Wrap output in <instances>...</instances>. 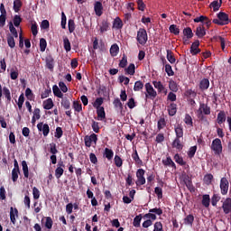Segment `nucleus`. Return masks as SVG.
<instances>
[{
    "mask_svg": "<svg viewBox=\"0 0 231 231\" xmlns=\"http://www.w3.org/2000/svg\"><path fill=\"white\" fill-rule=\"evenodd\" d=\"M184 183L189 192H196V188L194 187V184H192V179H190V177H185Z\"/></svg>",
    "mask_w": 231,
    "mask_h": 231,
    "instance_id": "15",
    "label": "nucleus"
},
{
    "mask_svg": "<svg viewBox=\"0 0 231 231\" xmlns=\"http://www.w3.org/2000/svg\"><path fill=\"white\" fill-rule=\"evenodd\" d=\"M166 59L170 61V64H174L176 62V58L174 57V52L171 50H167Z\"/></svg>",
    "mask_w": 231,
    "mask_h": 231,
    "instance_id": "35",
    "label": "nucleus"
},
{
    "mask_svg": "<svg viewBox=\"0 0 231 231\" xmlns=\"http://www.w3.org/2000/svg\"><path fill=\"white\" fill-rule=\"evenodd\" d=\"M0 28H3L6 24V9L5 8V4L0 5Z\"/></svg>",
    "mask_w": 231,
    "mask_h": 231,
    "instance_id": "7",
    "label": "nucleus"
},
{
    "mask_svg": "<svg viewBox=\"0 0 231 231\" xmlns=\"http://www.w3.org/2000/svg\"><path fill=\"white\" fill-rule=\"evenodd\" d=\"M198 113H201L202 115H210V106L205 103H200Z\"/></svg>",
    "mask_w": 231,
    "mask_h": 231,
    "instance_id": "16",
    "label": "nucleus"
},
{
    "mask_svg": "<svg viewBox=\"0 0 231 231\" xmlns=\"http://www.w3.org/2000/svg\"><path fill=\"white\" fill-rule=\"evenodd\" d=\"M52 92H53L54 97H57L58 98L64 97V94H62V91H60V88H59V86H57V85H53Z\"/></svg>",
    "mask_w": 231,
    "mask_h": 231,
    "instance_id": "27",
    "label": "nucleus"
},
{
    "mask_svg": "<svg viewBox=\"0 0 231 231\" xmlns=\"http://www.w3.org/2000/svg\"><path fill=\"white\" fill-rule=\"evenodd\" d=\"M103 156H104V158H106V160H108V162H111V160H113V156H115V152H113L109 148H105Z\"/></svg>",
    "mask_w": 231,
    "mask_h": 231,
    "instance_id": "24",
    "label": "nucleus"
},
{
    "mask_svg": "<svg viewBox=\"0 0 231 231\" xmlns=\"http://www.w3.org/2000/svg\"><path fill=\"white\" fill-rule=\"evenodd\" d=\"M211 151H214L215 154H221L223 152V144L221 139L216 138L212 141Z\"/></svg>",
    "mask_w": 231,
    "mask_h": 231,
    "instance_id": "3",
    "label": "nucleus"
},
{
    "mask_svg": "<svg viewBox=\"0 0 231 231\" xmlns=\"http://www.w3.org/2000/svg\"><path fill=\"white\" fill-rule=\"evenodd\" d=\"M217 18L213 19L214 24H217L218 26H225L226 24H229L230 18H228V14L224 12H219L217 14Z\"/></svg>",
    "mask_w": 231,
    "mask_h": 231,
    "instance_id": "1",
    "label": "nucleus"
},
{
    "mask_svg": "<svg viewBox=\"0 0 231 231\" xmlns=\"http://www.w3.org/2000/svg\"><path fill=\"white\" fill-rule=\"evenodd\" d=\"M162 164L164 165V167H171L172 169H176V163L173 162L171 156H168L166 159H163Z\"/></svg>",
    "mask_w": 231,
    "mask_h": 231,
    "instance_id": "23",
    "label": "nucleus"
},
{
    "mask_svg": "<svg viewBox=\"0 0 231 231\" xmlns=\"http://www.w3.org/2000/svg\"><path fill=\"white\" fill-rule=\"evenodd\" d=\"M63 47L67 52L71 51V42H69V39H68V37L63 39Z\"/></svg>",
    "mask_w": 231,
    "mask_h": 231,
    "instance_id": "45",
    "label": "nucleus"
},
{
    "mask_svg": "<svg viewBox=\"0 0 231 231\" xmlns=\"http://www.w3.org/2000/svg\"><path fill=\"white\" fill-rule=\"evenodd\" d=\"M220 199L221 196H219V194H214L211 198L212 207H217V203H219Z\"/></svg>",
    "mask_w": 231,
    "mask_h": 231,
    "instance_id": "43",
    "label": "nucleus"
},
{
    "mask_svg": "<svg viewBox=\"0 0 231 231\" xmlns=\"http://www.w3.org/2000/svg\"><path fill=\"white\" fill-rule=\"evenodd\" d=\"M73 108L75 111H77V113H80V111H82V104H80L79 101H74Z\"/></svg>",
    "mask_w": 231,
    "mask_h": 231,
    "instance_id": "64",
    "label": "nucleus"
},
{
    "mask_svg": "<svg viewBox=\"0 0 231 231\" xmlns=\"http://www.w3.org/2000/svg\"><path fill=\"white\" fill-rule=\"evenodd\" d=\"M14 37L12 34L7 35V44L12 49L15 48V39Z\"/></svg>",
    "mask_w": 231,
    "mask_h": 231,
    "instance_id": "41",
    "label": "nucleus"
},
{
    "mask_svg": "<svg viewBox=\"0 0 231 231\" xmlns=\"http://www.w3.org/2000/svg\"><path fill=\"white\" fill-rule=\"evenodd\" d=\"M68 26H69V33H73V32H75V20L73 19H69L68 22Z\"/></svg>",
    "mask_w": 231,
    "mask_h": 231,
    "instance_id": "60",
    "label": "nucleus"
},
{
    "mask_svg": "<svg viewBox=\"0 0 231 231\" xmlns=\"http://www.w3.org/2000/svg\"><path fill=\"white\" fill-rule=\"evenodd\" d=\"M197 151H198V146H191L188 152L189 158H194Z\"/></svg>",
    "mask_w": 231,
    "mask_h": 231,
    "instance_id": "62",
    "label": "nucleus"
},
{
    "mask_svg": "<svg viewBox=\"0 0 231 231\" xmlns=\"http://www.w3.org/2000/svg\"><path fill=\"white\" fill-rule=\"evenodd\" d=\"M13 23V25H14L15 28H19V26H21V23H23V18L21 17V15L15 14L14 16Z\"/></svg>",
    "mask_w": 231,
    "mask_h": 231,
    "instance_id": "40",
    "label": "nucleus"
},
{
    "mask_svg": "<svg viewBox=\"0 0 231 231\" xmlns=\"http://www.w3.org/2000/svg\"><path fill=\"white\" fill-rule=\"evenodd\" d=\"M210 88V80L208 79H202L199 83V89L201 91H207Z\"/></svg>",
    "mask_w": 231,
    "mask_h": 231,
    "instance_id": "12",
    "label": "nucleus"
},
{
    "mask_svg": "<svg viewBox=\"0 0 231 231\" xmlns=\"http://www.w3.org/2000/svg\"><path fill=\"white\" fill-rule=\"evenodd\" d=\"M62 174H64V168L57 167L55 170V176L57 180H60L62 177Z\"/></svg>",
    "mask_w": 231,
    "mask_h": 231,
    "instance_id": "61",
    "label": "nucleus"
},
{
    "mask_svg": "<svg viewBox=\"0 0 231 231\" xmlns=\"http://www.w3.org/2000/svg\"><path fill=\"white\" fill-rule=\"evenodd\" d=\"M31 32L33 37H37V33H39V26L37 25L36 22L32 23Z\"/></svg>",
    "mask_w": 231,
    "mask_h": 231,
    "instance_id": "48",
    "label": "nucleus"
},
{
    "mask_svg": "<svg viewBox=\"0 0 231 231\" xmlns=\"http://www.w3.org/2000/svg\"><path fill=\"white\" fill-rule=\"evenodd\" d=\"M165 125H167V121H165V117H161L157 123V129L159 131H162V129H163Z\"/></svg>",
    "mask_w": 231,
    "mask_h": 231,
    "instance_id": "44",
    "label": "nucleus"
},
{
    "mask_svg": "<svg viewBox=\"0 0 231 231\" xmlns=\"http://www.w3.org/2000/svg\"><path fill=\"white\" fill-rule=\"evenodd\" d=\"M184 123L186 125H189V127H194V122H192V116L190 115L186 114L184 118Z\"/></svg>",
    "mask_w": 231,
    "mask_h": 231,
    "instance_id": "50",
    "label": "nucleus"
},
{
    "mask_svg": "<svg viewBox=\"0 0 231 231\" xmlns=\"http://www.w3.org/2000/svg\"><path fill=\"white\" fill-rule=\"evenodd\" d=\"M107 30H109V22H107V20H103L99 27L100 33H105Z\"/></svg>",
    "mask_w": 231,
    "mask_h": 231,
    "instance_id": "32",
    "label": "nucleus"
},
{
    "mask_svg": "<svg viewBox=\"0 0 231 231\" xmlns=\"http://www.w3.org/2000/svg\"><path fill=\"white\" fill-rule=\"evenodd\" d=\"M142 89H143V82L142 80L135 81L134 91H142Z\"/></svg>",
    "mask_w": 231,
    "mask_h": 231,
    "instance_id": "56",
    "label": "nucleus"
},
{
    "mask_svg": "<svg viewBox=\"0 0 231 231\" xmlns=\"http://www.w3.org/2000/svg\"><path fill=\"white\" fill-rule=\"evenodd\" d=\"M168 113L170 116H174V115L178 113V105H176V103H171L170 106H168Z\"/></svg>",
    "mask_w": 231,
    "mask_h": 231,
    "instance_id": "20",
    "label": "nucleus"
},
{
    "mask_svg": "<svg viewBox=\"0 0 231 231\" xmlns=\"http://www.w3.org/2000/svg\"><path fill=\"white\" fill-rule=\"evenodd\" d=\"M127 66V55L123 54L122 60L119 61V68H125Z\"/></svg>",
    "mask_w": 231,
    "mask_h": 231,
    "instance_id": "63",
    "label": "nucleus"
},
{
    "mask_svg": "<svg viewBox=\"0 0 231 231\" xmlns=\"http://www.w3.org/2000/svg\"><path fill=\"white\" fill-rule=\"evenodd\" d=\"M113 105H114V107H116V108L119 107L120 111L124 110V105L122 104V101H120V98L116 97L113 101Z\"/></svg>",
    "mask_w": 231,
    "mask_h": 231,
    "instance_id": "55",
    "label": "nucleus"
},
{
    "mask_svg": "<svg viewBox=\"0 0 231 231\" xmlns=\"http://www.w3.org/2000/svg\"><path fill=\"white\" fill-rule=\"evenodd\" d=\"M140 223H142V214L136 216L134 218L133 225H134V226H135V228H138L140 226Z\"/></svg>",
    "mask_w": 231,
    "mask_h": 231,
    "instance_id": "59",
    "label": "nucleus"
},
{
    "mask_svg": "<svg viewBox=\"0 0 231 231\" xmlns=\"http://www.w3.org/2000/svg\"><path fill=\"white\" fill-rule=\"evenodd\" d=\"M171 145L173 149H177V151H183V144L181 143V140H180V137H175Z\"/></svg>",
    "mask_w": 231,
    "mask_h": 231,
    "instance_id": "21",
    "label": "nucleus"
},
{
    "mask_svg": "<svg viewBox=\"0 0 231 231\" xmlns=\"http://www.w3.org/2000/svg\"><path fill=\"white\" fill-rule=\"evenodd\" d=\"M113 28L116 30H122L124 28V22H122V19L120 17H116L113 21Z\"/></svg>",
    "mask_w": 231,
    "mask_h": 231,
    "instance_id": "19",
    "label": "nucleus"
},
{
    "mask_svg": "<svg viewBox=\"0 0 231 231\" xmlns=\"http://www.w3.org/2000/svg\"><path fill=\"white\" fill-rule=\"evenodd\" d=\"M145 90H146V94L145 97L147 98V97H150V98H156V97L158 96V93L156 92V90H154V88H152V85H151V83H146L144 85Z\"/></svg>",
    "mask_w": 231,
    "mask_h": 231,
    "instance_id": "6",
    "label": "nucleus"
},
{
    "mask_svg": "<svg viewBox=\"0 0 231 231\" xmlns=\"http://www.w3.org/2000/svg\"><path fill=\"white\" fill-rule=\"evenodd\" d=\"M176 138H181L183 136V126L177 125L174 128Z\"/></svg>",
    "mask_w": 231,
    "mask_h": 231,
    "instance_id": "37",
    "label": "nucleus"
},
{
    "mask_svg": "<svg viewBox=\"0 0 231 231\" xmlns=\"http://www.w3.org/2000/svg\"><path fill=\"white\" fill-rule=\"evenodd\" d=\"M48 46V42L46 39L41 38L40 39V51L44 52L46 51V47Z\"/></svg>",
    "mask_w": 231,
    "mask_h": 231,
    "instance_id": "53",
    "label": "nucleus"
},
{
    "mask_svg": "<svg viewBox=\"0 0 231 231\" xmlns=\"http://www.w3.org/2000/svg\"><path fill=\"white\" fill-rule=\"evenodd\" d=\"M21 8H23V2L21 0H14L13 9L15 14H19V12H21Z\"/></svg>",
    "mask_w": 231,
    "mask_h": 231,
    "instance_id": "29",
    "label": "nucleus"
},
{
    "mask_svg": "<svg viewBox=\"0 0 231 231\" xmlns=\"http://www.w3.org/2000/svg\"><path fill=\"white\" fill-rule=\"evenodd\" d=\"M136 67L134 63H130L129 66L125 69L127 75H134Z\"/></svg>",
    "mask_w": 231,
    "mask_h": 231,
    "instance_id": "49",
    "label": "nucleus"
},
{
    "mask_svg": "<svg viewBox=\"0 0 231 231\" xmlns=\"http://www.w3.org/2000/svg\"><path fill=\"white\" fill-rule=\"evenodd\" d=\"M102 104H104V97H97L93 103V106L96 109H100V107H104V106H102Z\"/></svg>",
    "mask_w": 231,
    "mask_h": 231,
    "instance_id": "47",
    "label": "nucleus"
},
{
    "mask_svg": "<svg viewBox=\"0 0 231 231\" xmlns=\"http://www.w3.org/2000/svg\"><path fill=\"white\" fill-rule=\"evenodd\" d=\"M165 71L168 77H174V70H172V66H171V64L167 63L165 65Z\"/></svg>",
    "mask_w": 231,
    "mask_h": 231,
    "instance_id": "58",
    "label": "nucleus"
},
{
    "mask_svg": "<svg viewBox=\"0 0 231 231\" xmlns=\"http://www.w3.org/2000/svg\"><path fill=\"white\" fill-rule=\"evenodd\" d=\"M37 129L38 131L42 132L43 136H48V134H50V125H48V124L41 122L37 125Z\"/></svg>",
    "mask_w": 231,
    "mask_h": 231,
    "instance_id": "8",
    "label": "nucleus"
},
{
    "mask_svg": "<svg viewBox=\"0 0 231 231\" xmlns=\"http://www.w3.org/2000/svg\"><path fill=\"white\" fill-rule=\"evenodd\" d=\"M119 51H120V47L118 46V44L114 43L111 45V47H110L111 57H116V55H118Z\"/></svg>",
    "mask_w": 231,
    "mask_h": 231,
    "instance_id": "25",
    "label": "nucleus"
},
{
    "mask_svg": "<svg viewBox=\"0 0 231 231\" xmlns=\"http://www.w3.org/2000/svg\"><path fill=\"white\" fill-rule=\"evenodd\" d=\"M45 228H48V230H51L53 226V219H51V217H45Z\"/></svg>",
    "mask_w": 231,
    "mask_h": 231,
    "instance_id": "54",
    "label": "nucleus"
},
{
    "mask_svg": "<svg viewBox=\"0 0 231 231\" xmlns=\"http://www.w3.org/2000/svg\"><path fill=\"white\" fill-rule=\"evenodd\" d=\"M219 187L222 196H226L228 194V189L230 188V183L228 182V179H226V177L221 178Z\"/></svg>",
    "mask_w": 231,
    "mask_h": 231,
    "instance_id": "4",
    "label": "nucleus"
},
{
    "mask_svg": "<svg viewBox=\"0 0 231 231\" xmlns=\"http://www.w3.org/2000/svg\"><path fill=\"white\" fill-rule=\"evenodd\" d=\"M222 209L224 214H230L231 212V198H226L223 204H222Z\"/></svg>",
    "mask_w": 231,
    "mask_h": 231,
    "instance_id": "10",
    "label": "nucleus"
},
{
    "mask_svg": "<svg viewBox=\"0 0 231 231\" xmlns=\"http://www.w3.org/2000/svg\"><path fill=\"white\" fill-rule=\"evenodd\" d=\"M203 207L206 208H208L210 207V195L205 194L202 196V201H201Z\"/></svg>",
    "mask_w": 231,
    "mask_h": 231,
    "instance_id": "30",
    "label": "nucleus"
},
{
    "mask_svg": "<svg viewBox=\"0 0 231 231\" xmlns=\"http://www.w3.org/2000/svg\"><path fill=\"white\" fill-rule=\"evenodd\" d=\"M152 84L158 93H163V91H165V87L162 84V81H152Z\"/></svg>",
    "mask_w": 231,
    "mask_h": 231,
    "instance_id": "31",
    "label": "nucleus"
},
{
    "mask_svg": "<svg viewBox=\"0 0 231 231\" xmlns=\"http://www.w3.org/2000/svg\"><path fill=\"white\" fill-rule=\"evenodd\" d=\"M169 31L171 33H173V35H180V28H178L176 24L170 25Z\"/></svg>",
    "mask_w": 231,
    "mask_h": 231,
    "instance_id": "51",
    "label": "nucleus"
},
{
    "mask_svg": "<svg viewBox=\"0 0 231 231\" xmlns=\"http://www.w3.org/2000/svg\"><path fill=\"white\" fill-rule=\"evenodd\" d=\"M137 42L141 44V46H145L147 44V41H149V37L147 36V31L144 28H140L137 32Z\"/></svg>",
    "mask_w": 231,
    "mask_h": 231,
    "instance_id": "2",
    "label": "nucleus"
},
{
    "mask_svg": "<svg viewBox=\"0 0 231 231\" xmlns=\"http://www.w3.org/2000/svg\"><path fill=\"white\" fill-rule=\"evenodd\" d=\"M84 142L86 147H91V145H97V143L98 142V135L96 134H91L90 135H86L84 137Z\"/></svg>",
    "mask_w": 231,
    "mask_h": 231,
    "instance_id": "5",
    "label": "nucleus"
},
{
    "mask_svg": "<svg viewBox=\"0 0 231 231\" xmlns=\"http://www.w3.org/2000/svg\"><path fill=\"white\" fill-rule=\"evenodd\" d=\"M221 5H223V0H214L211 4H210V8H213V10L215 12H217V10H219V8H221Z\"/></svg>",
    "mask_w": 231,
    "mask_h": 231,
    "instance_id": "28",
    "label": "nucleus"
},
{
    "mask_svg": "<svg viewBox=\"0 0 231 231\" xmlns=\"http://www.w3.org/2000/svg\"><path fill=\"white\" fill-rule=\"evenodd\" d=\"M53 99L48 98L43 101V109H46L47 111H50V109H53Z\"/></svg>",
    "mask_w": 231,
    "mask_h": 231,
    "instance_id": "26",
    "label": "nucleus"
},
{
    "mask_svg": "<svg viewBox=\"0 0 231 231\" xmlns=\"http://www.w3.org/2000/svg\"><path fill=\"white\" fill-rule=\"evenodd\" d=\"M45 64L48 69L53 71V68H55V60L53 59V56H51V54H49L45 58Z\"/></svg>",
    "mask_w": 231,
    "mask_h": 231,
    "instance_id": "9",
    "label": "nucleus"
},
{
    "mask_svg": "<svg viewBox=\"0 0 231 231\" xmlns=\"http://www.w3.org/2000/svg\"><path fill=\"white\" fill-rule=\"evenodd\" d=\"M190 53L191 55H198V53H201V49H199V42L196 40L190 46Z\"/></svg>",
    "mask_w": 231,
    "mask_h": 231,
    "instance_id": "11",
    "label": "nucleus"
},
{
    "mask_svg": "<svg viewBox=\"0 0 231 231\" xmlns=\"http://www.w3.org/2000/svg\"><path fill=\"white\" fill-rule=\"evenodd\" d=\"M182 33L187 39H192V37H194V32H192V29L190 27L184 28Z\"/></svg>",
    "mask_w": 231,
    "mask_h": 231,
    "instance_id": "34",
    "label": "nucleus"
},
{
    "mask_svg": "<svg viewBox=\"0 0 231 231\" xmlns=\"http://www.w3.org/2000/svg\"><path fill=\"white\" fill-rule=\"evenodd\" d=\"M195 34L199 39H203L205 35H207V31L205 30V26L199 25L196 28Z\"/></svg>",
    "mask_w": 231,
    "mask_h": 231,
    "instance_id": "17",
    "label": "nucleus"
},
{
    "mask_svg": "<svg viewBox=\"0 0 231 231\" xmlns=\"http://www.w3.org/2000/svg\"><path fill=\"white\" fill-rule=\"evenodd\" d=\"M224 122H226V114L222 110L217 114V124L221 125V124H224Z\"/></svg>",
    "mask_w": 231,
    "mask_h": 231,
    "instance_id": "22",
    "label": "nucleus"
},
{
    "mask_svg": "<svg viewBox=\"0 0 231 231\" xmlns=\"http://www.w3.org/2000/svg\"><path fill=\"white\" fill-rule=\"evenodd\" d=\"M61 106L64 109L69 110L71 108V102L68 97H61Z\"/></svg>",
    "mask_w": 231,
    "mask_h": 231,
    "instance_id": "39",
    "label": "nucleus"
},
{
    "mask_svg": "<svg viewBox=\"0 0 231 231\" xmlns=\"http://www.w3.org/2000/svg\"><path fill=\"white\" fill-rule=\"evenodd\" d=\"M174 161L181 167H185L187 165V162L183 161V157L180 156L178 153L174 155Z\"/></svg>",
    "mask_w": 231,
    "mask_h": 231,
    "instance_id": "38",
    "label": "nucleus"
},
{
    "mask_svg": "<svg viewBox=\"0 0 231 231\" xmlns=\"http://www.w3.org/2000/svg\"><path fill=\"white\" fill-rule=\"evenodd\" d=\"M97 120H106V110L104 107L97 108Z\"/></svg>",
    "mask_w": 231,
    "mask_h": 231,
    "instance_id": "33",
    "label": "nucleus"
},
{
    "mask_svg": "<svg viewBox=\"0 0 231 231\" xmlns=\"http://www.w3.org/2000/svg\"><path fill=\"white\" fill-rule=\"evenodd\" d=\"M9 30H10V32L12 33L13 37H14L15 39H17V37H19L17 29H15V27L14 26V23H12V22H9Z\"/></svg>",
    "mask_w": 231,
    "mask_h": 231,
    "instance_id": "42",
    "label": "nucleus"
},
{
    "mask_svg": "<svg viewBox=\"0 0 231 231\" xmlns=\"http://www.w3.org/2000/svg\"><path fill=\"white\" fill-rule=\"evenodd\" d=\"M3 93H4V97H5L7 100V104H10V102H12V94L10 93V89L6 87H4Z\"/></svg>",
    "mask_w": 231,
    "mask_h": 231,
    "instance_id": "36",
    "label": "nucleus"
},
{
    "mask_svg": "<svg viewBox=\"0 0 231 231\" xmlns=\"http://www.w3.org/2000/svg\"><path fill=\"white\" fill-rule=\"evenodd\" d=\"M22 167H23L24 178H29L30 172L28 171V164L26 163V161L22 162Z\"/></svg>",
    "mask_w": 231,
    "mask_h": 231,
    "instance_id": "52",
    "label": "nucleus"
},
{
    "mask_svg": "<svg viewBox=\"0 0 231 231\" xmlns=\"http://www.w3.org/2000/svg\"><path fill=\"white\" fill-rule=\"evenodd\" d=\"M114 162H115V165L116 167H122L124 165V161L122 160V158L118 155H116L114 158Z\"/></svg>",
    "mask_w": 231,
    "mask_h": 231,
    "instance_id": "57",
    "label": "nucleus"
},
{
    "mask_svg": "<svg viewBox=\"0 0 231 231\" xmlns=\"http://www.w3.org/2000/svg\"><path fill=\"white\" fill-rule=\"evenodd\" d=\"M15 216L16 217H18L19 216V210H17V208L11 207L10 208V219H11V223H13V225H15Z\"/></svg>",
    "mask_w": 231,
    "mask_h": 231,
    "instance_id": "18",
    "label": "nucleus"
},
{
    "mask_svg": "<svg viewBox=\"0 0 231 231\" xmlns=\"http://www.w3.org/2000/svg\"><path fill=\"white\" fill-rule=\"evenodd\" d=\"M134 152L132 153V158L134 162H135V164L138 165L139 167L143 166V162L142 159H140V156L138 155V151L136 149H133Z\"/></svg>",
    "mask_w": 231,
    "mask_h": 231,
    "instance_id": "14",
    "label": "nucleus"
},
{
    "mask_svg": "<svg viewBox=\"0 0 231 231\" xmlns=\"http://www.w3.org/2000/svg\"><path fill=\"white\" fill-rule=\"evenodd\" d=\"M193 224H194V216L193 215H188L184 218V225H188L189 226H192Z\"/></svg>",
    "mask_w": 231,
    "mask_h": 231,
    "instance_id": "46",
    "label": "nucleus"
},
{
    "mask_svg": "<svg viewBox=\"0 0 231 231\" xmlns=\"http://www.w3.org/2000/svg\"><path fill=\"white\" fill-rule=\"evenodd\" d=\"M94 11L97 17L102 16V14H104V5H102L101 2H96L94 4Z\"/></svg>",
    "mask_w": 231,
    "mask_h": 231,
    "instance_id": "13",
    "label": "nucleus"
}]
</instances>
